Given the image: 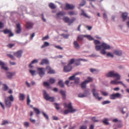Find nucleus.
<instances>
[{
    "label": "nucleus",
    "mask_w": 129,
    "mask_h": 129,
    "mask_svg": "<svg viewBox=\"0 0 129 129\" xmlns=\"http://www.w3.org/2000/svg\"><path fill=\"white\" fill-rule=\"evenodd\" d=\"M89 40H94L93 43L95 45V48L97 51H100V54L103 55H105L106 53V50H109L111 48L110 45L107 44L103 42L101 43V42L97 40H94V38L90 35H87L84 36Z\"/></svg>",
    "instance_id": "1"
},
{
    "label": "nucleus",
    "mask_w": 129,
    "mask_h": 129,
    "mask_svg": "<svg viewBox=\"0 0 129 129\" xmlns=\"http://www.w3.org/2000/svg\"><path fill=\"white\" fill-rule=\"evenodd\" d=\"M64 108L68 109L65 110L63 111V113L64 114H67L69 113H74L77 111V109H73L71 102L69 103L68 104L66 103H64Z\"/></svg>",
    "instance_id": "2"
},
{
    "label": "nucleus",
    "mask_w": 129,
    "mask_h": 129,
    "mask_svg": "<svg viewBox=\"0 0 129 129\" xmlns=\"http://www.w3.org/2000/svg\"><path fill=\"white\" fill-rule=\"evenodd\" d=\"M106 76L107 77H115L117 79L120 80L121 79L120 75L118 73L114 71H110L106 74Z\"/></svg>",
    "instance_id": "3"
},
{
    "label": "nucleus",
    "mask_w": 129,
    "mask_h": 129,
    "mask_svg": "<svg viewBox=\"0 0 129 129\" xmlns=\"http://www.w3.org/2000/svg\"><path fill=\"white\" fill-rule=\"evenodd\" d=\"M14 98L12 95L7 97L5 99V102L6 107L10 108L11 105V102L14 101Z\"/></svg>",
    "instance_id": "4"
},
{
    "label": "nucleus",
    "mask_w": 129,
    "mask_h": 129,
    "mask_svg": "<svg viewBox=\"0 0 129 129\" xmlns=\"http://www.w3.org/2000/svg\"><path fill=\"white\" fill-rule=\"evenodd\" d=\"M122 95L118 93H113L110 95V98L111 100H115L117 98H122Z\"/></svg>",
    "instance_id": "5"
},
{
    "label": "nucleus",
    "mask_w": 129,
    "mask_h": 129,
    "mask_svg": "<svg viewBox=\"0 0 129 129\" xmlns=\"http://www.w3.org/2000/svg\"><path fill=\"white\" fill-rule=\"evenodd\" d=\"M37 72L41 77H42L45 74V69L43 68H38Z\"/></svg>",
    "instance_id": "6"
},
{
    "label": "nucleus",
    "mask_w": 129,
    "mask_h": 129,
    "mask_svg": "<svg viewBox=\"0 0 129 129\" xmlns=\"http://www.w3.org/2000/svg\"><path fill=\"white\" fill-rule=\"evenodd\" d=\"M90 94L89 92L86 90L84 93H80L78 94V97L80 98H83L86 97L88 95Z\"/></svg>",
    "instance_id": "7"
},
{
    "label": "nucleus",
    "mask_w": 129,
    "mask_h": 129,
    "mask_svg": "<svg viewBox=\"0 0 129 129\" xmlns=\"http://www.w3.org/2000/svg\"><path fill=\"white\" fill-rule=\"evenodd\" d=\"M75 6L73 5L67 3L66 4L64 9L66 10H72L75 8Z\"/></svg>",
    "instance_id": "8"
},
{
    "label": "nucleus",
    "mask_w": 129,
    "mask_h": 129,
    "mask_svg": "<svg viewBox=\"0 0 129 129\" xmlns=\"http://www.w3.org/2000/svg\"><path fill=\"white\" fill-rule=\"evenodd\" d=\"M34 24V23L31 21H28L26 23V29H30L32 28Z\"/></svg>",
    "instance_id": "9"
},
{
    "label": "nucleus",
    "mask_w": 129,
    "mask_h": 129,
    "mask_svg": "<svg viewBox=\"0 0 129 129\" xmlns=\"http://www.w3.org/2000/svg\"><path fill=\"white\" fill-rule=\"evenodd\" d=\"M0 65L1 66V68L2 69L6 71L8 70V68L5 63L1 61H0Z\"/></svg>",
    "instance_id": "10"
},
{
    "label": "nucleus",
    "mask_w": 129,
    "mask_h": 129,
    "mask_svg": "<svg viewBox=\"0 0 129 129\" xmlns=\"http://www.w3.org/2000/svg\"><path fill=\"white\" fill-rule=\"evenodd\" d=\"M72 68L71 66L69 65L68 64L67 66H65L64 67L63 70L64 71L66 72H68L71 71Z\"/></svg>",
    "instance_id": "11"
},
{
    "label": "nucleus",
    "mask_w": 129,
    "mask_h": 129,
    "mask_svg": "<svg viewBox=\"0 0 129 129\" xmlns=\"http://www.w3.org/2000/svg\"><path fill=\"white\" fill-rule=\"evenodd\" d=\"M118 108L119 111L121 112L123 114H125L126 112L127 109L125 107H119Z\"/></svg>",
    "instance_id": "12"
},
{
    "label": "nucleus",
    "mask_w": 129,
    "mask_h": 129,
    "mask_svg": "<svg viewBox=\"0 0 129 129\" xmlns=\"http://www.w3.org/2000/svg\"><path fill=\"white\" fill-rule=\"evenodd\" d=\"M113 53L115 55L120 56L122 54V51L120 50H116L113 52Z\"/></svg>",
    "instance_id": "13"
},
{
    "label": "nucleus",
    "mask_w": 129,
    "mask_h": 129,
    "mask_svg": "<svg viewBox=\"0 0 129 129\" xmlns=\"http://www.w3.org/2000/svg\"><path fill=\"white\" fill-rule=\"evenodd\" d=\"M16 73L15 72H7L6 73L7 77L9 79L12 78V77L14 76Z\"/></svg>",
    "instance_id": "14"
},
{
    "label": "nucleus",
    "mask_w": 129,
    "mask_h": 129,
    "mask_svg": "<svg viewBox=\"0 0 129 129\" xmlns=\"http://www.w3.org/2000/svg\"><path fill=\"white\" fill-rule=\"evenodd\" d=\"M22 53V51L21 50H20L14 53V55L15 56H16L17 57L20 58L21 57Z\"/></svg>",
    "instance_id": "15"
},
{
    "label": "nucleus",
    "mask_w": 129,
    "mask_h": 129,
    "mask_svg": "<svg viewBox=\"0 0 129 129\" xmlns=\"http://www.w3.org/2000/svg\"><path fill=\"white\" fill-rule=\"evenodd\" d=\"M21 30L20 25L19 23L17 24H16V32L17 34L20 33L21 31Z\"/></svg>",
    "instance_id": "16"
},
{
    "label": "nucleus",
    "mask_w": 129,
    "mask_h": 129,
    "mask_svg": "<svg viewBox=\"0 0 129 129\" xmlns=\"http://www.w3.org/2000/svg\"><path fill=\"white\" fill-rule=\"evenodd\" d=\"M92 92L94 96L95 99H97V98L98 97L99 93L97 92L95 88H93L92 89Z\"/></svg>",
    "instance_id": "17"
},
{
    "label": "nucleus",
    "mask_w": 129,
    "mask_h": 129,
    "mask_svg": "<svg viewBox=\"0 0 129 129\" xmlns=\"http://www.w3.org/2000/svg\"><path fill=\"white\" fill-rule=\"evenodd\" d=\"M43 95L44 98L46 100H48L50 96L47 93L46 91L45 90H43Z\"/></svg>",
    "instance_id": "18"
},
{
    "label": "nucleus",
    "mask_w": 129,
    "mask_h": 129,
    "mask_svg": "<svg viewBox=\"0 0 129 129\" xmlns=\"http://www.w3.org/2000/svg\"><path fill=\"white\" fill-rule=\"evenodd\" d=\"M74 47L76 49H78L80 48V46L79 44L76 41H74L73 42Z\"/></svg>",
    "instance_id": "19"
},
{
    "label": "nucleus",
    "mask_w": 129,
    "mask_h": 129,
    "mask_svg": "<svg viewBox=\"0 0 129 129\" xmlns=\"http://www.w3.org/2000/svg\"><path fill=\"white\" fill-rule=\"evenodd\" d=\"M66 13L64 12H60L59 13H57L56 16L57 18H59L60 17L63 15H66Z\"/></svg>",
    "instance_id": "20"
},
{
    "label": "nucleus",
    "mask_w": 129,
    "mask_h": 129,
    "mask_svg": "<svg viewBox=\"0 0 129 129\" xmlns=\"http://www.w3.org/2000/svg\"><path fill=\"white\" fill-rule=\"evenodd\" d=\"M19 99L20 100L23 101L25 98V95L23 93H20L19 94Z\"/></svg>",
    "instance_id": "21"
},
{
    "label": "nucleus",
    "mask_w": 129,
    "mask_h": 129,
    "mask_svg": "<svg viewBox=\"0 0 129 129\" xmlns=\"http://www.w3.org/2000/svg\"><path fill=\"white\" fill-rule=\"evenodd\" d=\"M77 14V12L74 11H69L68 12V14L70 16L76 15Z\"/></svg>",
    "instance_id": "22"
},
{
    "label": "nucleus",
    "mask_w": 129,
    "mask_h": 129,
    "mask_svg": "<svg viewBox=\"0 0 129 129\" xmlns=\"http://www.w3.org/2000/svg\"><path fill=\"white\" fill-rule=\"evenodd\" d=\"M128 14L127 13H123L122 15V17L124 21L127 19Z\"/></svg>",
    "instance_id": "23"
},
{
    "label": "nucleus",
    "mask_w": 129,
    "mask_h": 129,
    "mask_svg": "<svg viewBox=\"0 0 129 129\" xmlns=\"http://www.w3.org/2000/svg\"><path fill=\"white\" fill-rule=\"evenodd\" d=\"M2 89L3 90L6 91L9 89V87L6 84H3Z\"/></svg>",
    "instance_id": "24"
},
{
    "label": "nucleus",
    "mask_w": 129,
    "mask_h": 129,
    "mask_svg": "<svg viewBox=\"0 0 129 129\" xmlns=\"http://www.w3.org/2000/svg\"><path fill=\"white\" fill-rule=\"evenodd\" d=\"M48 60L46 59H43L41 63H40L41 65H43L44 64H47L49 63Z\"/></svg>",
    "instance_id": "25"
},
{
    "label": "nucleus",
    "mask_w": 129,
    "mask_h": 129,
    "mask_svg": "<svg viewBox=\"0 0 129 129\" xmlns=\"http://www.w3.org/2000/svg\"><path fill=\"white\" fill-rule=\"evenodd\" d=\"M81 12H82L81 15L89 19L90 18V17L89 16H88L83 10H81Z\"/></svg>",
    "instance_id": "26"
},
{
    "label": "nucleus",
    "mask_w": 129,
    "mask_h": 129,
    "mask_svg": "<svg viewBox=\"0 0 129 129\" xmlns=\"http://www.w3.org/2000/svg\"><path fill=\"white\" fill-rule=\"evenodd\" d=\"M85 35H80L78 36L77 38V40L78 41H81L82 40Z\"/></svg>",
    "instance_id": "27"
},
{
    "label": "nucleus",
    "mask_w": 129,
    "mask_h": 129,
    "mask_svg": "<svg viewBox=\"0 0 129 129\" xmlns=\"http://www.w3.org/2000/svg\"><path fill=\"white\" fill-rule=\"evenodd\" d=\"M63 19L66 22L68 23L69 25V24L70 19L69 17H65L63 18Z\"/></svg>",
    "instance_id": "28"
},
{
    "label": "nucleus",
    "mask_w": 129,
    "mask_h": 129,
    "mask_svg": "<svg viewBox=\"0 0 129 129\" xmlns=\"http://www.w3.org/2000/svg\"><path fill=\"white\" fill-rule=\"evenodd\" d=\"M41 113L44 117L47 120H48L49 119V117L47 114L44 112H42Z\"/></svg>",
    "instance_id": "29"
},
{
    "label": "nucleus",
    "mask_w": 129,
    "mask_h": 129,
    "mask_svg": "<svg viewBox=\"0 0 129 129\" xmlns=\"http://www.w3.org/2000/svg\"><path fill=\"white\" fill-rule=\"evenodd\" d=\"M117 80L116 78L115 80H112L111 81L110 83L112 85H117Z\"/></svg>",
    "instance_id": "30"
},
{
    "label": "nucleus",
    "mask_w": 129,
    "mask_h": 129,
    "mask_svg": "<svg viewBox=\"0 0 129 129\" xmlns=\"http://www.w3.org/2000/svg\"><path fill=\"white\" fill-rule=\"evenodd\" d=\"M109 119L107 118H105L103 120V122L105 125H107L109 124V123L108 122Z\"/></svg>",
    "instance_id": "31"
},
{
    "label": "nucleus",
    "mask_w": 129,
    "mask_h": 129,
    "mask_svg": "<svg viewBox=\"0 0 129 129\" xmlns=\"http://www.w3.org/2000/svg\"><path fill=\"white\" fill-rule=\"evenodd\" d=\"M60 93L62 96L63 98L65 99L66 96L65 91L63 90H61L60 91Z\"/></svg>",
    "instance_id": "32"
},
{
    "label": "nucleus",
    "mask_w": 129,
    "mask_h": 129,
    "mask_svg": "<svg viewBox=\"0 0 129 129\" xmlns=\"http://www.w3.org/2000/svg\"><path fill=\"white\" fill-rule=\"evenodd\" d=\"M49 43L47 42H45L44 43V44L43 45L41 48H44L45 47L49 46Z\"/></svg>",
    "instance_id": "33"
},
{
    "label": "nucleus",
    "mask_w": 129,
    "mask_h": 129,
    "mask_svg": "<svg viewBox=\"0 0 129 129\" xmlns=\"http://www.w3.org/2000/svg\"><path fill=\"white\" fill-rule=\"evenodd\" d=\"M75 61V59L74 58H72L69 61L68 64H69V65L71 66V65L74 63Z\"/></svg>",
    "instance_id": "34"
},
{
    "label": "nucleus",
    "mask_w": 129,
    "mask_h": 129,
    "mask_svg": "<svg viewBox=\"0 0 129 129\" xmlns=\"http://www.w3.org/2000/svg\"><path fill=\"white\" fill-rule=\"evenodd\" d=\"M29 73L33 76H34L35 75L36 71L35 70H29Z\"/></svg>",
    "instance_id": "35"
},
{
    "label": "nucleus",
    "mask_w": 129,
    "mask_h": 129,
    "mask_svg": "<svg viewBox=\"0 0 129 129\" xmlns=\"http://www.w3.org/2000/svg\"><path fill=\"white\" fill-rule=\"evenodd\" d=\"M33 108L37 114H40V112L38 109L35 108Z\"/></svg>",
    "instance_id": "36"
},
{
    "label": "nucleus",
    "mask_w": 129,
    "mask_h": 129,
    "mask_svg": "<svg viewBox=\"0 0 129 129\" xmlns=\"http://www.w3.org/2000/svg\"><path fill=\"white\" fill-rule=\"evenodd\" d=\"M76 19V18H73L71 19H70L69 25H70Z\"/></svg>",
    "instance_id": "37"
},
{
    "label": "nucleus",
    "mask_w": 129,
    "mask_h": 129,
    "mask_svg": "<svg viewBox=\"0 0 129 129\" xmlns=\"http://www.w3.org/2000/svg\"><path fill=\"white\" fill-rule=\"evenodd\" d=\"M90 119L92 120L94 122H97L99 121V120L96 119V118L94 117H92L90 118Z\"/></svg>",
    "instance_id": "38"
},
{
    "label": "nucleus",
    "mask_w": 129,
    "mask_h": 129,
    "mask_svg": "<svg viewBox=\"0 0 129 129\" xmlns=\"http://www.w3.org/2000/svg\"><path fill=\"white\" fill-rule=\"evenodd\" d=\"M55 81V80L53 78H50L49 80V83L51 84H53Z\"/></svg>",
    "instance_id": "39"
},
{
    "label": "nucleus",
    "mask_w": 129,
    "mask_h": 129,
    "mask_svg": "<svg viewBox=\"0 0 129 129\" xmlns=\"http://www.w3.org/2000/svg\"><path fill=\"white\" fill-rule=\"evenodd\" d=\"M107 56L108 57L113 58L114 57L113 54L111 52H109L107 54Z\"/></svg>",
    "instance_id": "40"
},
{
    "label": "nucleus",
    "mask_w": 129,
    "mask_h": 129,
    "mask_svg": "<svg viewBox=\"0 0 129 129\" xmlns=\"http://www.w3.org/2000/svg\"><path fill=\"white\" fill-rule=\"evenodd\" d=\"M58 84L61 87H64V84L62 80H60L58 82Z\"/></svg>",
    "instance_id": "41"
},
{
    "label": "nucleus",
    "mask_w": 129,
    "mask_h": 129,
    "mask_svg": "<svg viewBox=\"0 0 129 129\" xmlns=\"http://www.w3.org/2000/svg\"><path fill=\"white\" fill-rule=\"evenodd\" d=\"M49 7L52 9H54L56 8L55 6L53 4L51 3L49 5Z\"/></svg>",
    "instance_id": "42"
},
{
    "label": "nucleus",
    "mask_w": 129,
    "mask_h": 129,
    "mask_svg": "<svg viewBox=\"0 0 129 129\" xmlns=\"http://www.w3.org/2000/svg\"><path fill=\"white\" fill-rule=\"evenodd\" d=\"M23 124L25 127L27 128L29 126V124L28 122H24Z\"/></svg>",
    "instance_id": "43"
},
{
    "label": "nucleus",
    "mask_w": 129,
    "mask_h": 129,
    "mask_svg": "<svg viewBox=\"0 0 129 129\" xmlns=\"http://www.w3.org/2000/svg\"><path fill=\"white\" fill-rule=\"evenodd\" d=\"M25 83L27 87L29 88L31 87V85L27 81H26Z\"/></svg>",
    "instance_id": "44"
},
{
    "label": "nucleus",
    "mask_w": 129,
    "mask_h": 129,
    "mask_svg": "<svg viewBox=\"0 0 129 129\" xmlns=\"http://www.w3.org/2000/svg\"><path fill=\"white\" fill-rule=\"evenodd\" d=\"M48 73L52 74L55 73V71L53 70L51 68V70H49L48 71Z\"/></svg>",
    "instance_id": "45"
},
{
    "label": "nucleus",
    "mask_w": 129,
    "mask_h": 129,
    "mask_svg": "<svg viewBox=\"0 0 129 129\" xmlns=\"http://www.w3.org/2000/svg\"><path fill=\"white\" fill-rule=\"evenodd\" d=\"M48 73L52 74L55 73V71L53 70L51 68V70H49L48 71Z\"/></svg>",
    "instance_id": "46"
},
{
    "label": "nucleus",
    "mask_w": 129,
    "mask_h": 129,
    "mask_svg": "<svg viewBox=\"0 0 129 129\" xmlns=\"http://www.w3.org/2000/svg\"><path fill=\"white\" fill-rule=\"evenodd\" d=\"M48 73L52 74L55 73V71L53 70L51 68V70H49L48 71Z\"/></svg>",
    "instance_id": "47"
},
{
    "label": "nucleus",
    "mask_w": 129,
    "mask_h": 129,
    "mask_svg": "<svg viewBox=\"0 0 129 129\" xmlns=\"http://www.w3.org/2000/svg\"><path fill=\"white\" fill-rule=\"evenodd\" d=\"M3 31L5 34H9L11 32V30L7 29H5Z\"/></svg>",
    "instance_id": "48"
},
{
    "label": "nucleus",
    "mask_w": 129,
    "mask_h": 129,
    "mask_svg": "<svg viewBox=\"0 0 129 129\" xmlns=\"http://www.w3.org/2000/svg\"><path fill=\"white\" fill-rule=\"evenodd\" d=\"M76 75V74L74 75H73L71 76L69 78V80H74L75 77V76Z\"/></svg>",
    "instance_id": "49"
},
{
    "label": "nucleus",
    "mask_w": 129,
    "mask_h": 129,
    "mask_svg": "<svg viewBox=\"0 0 129 129\" xmlns=\"http://www.w3.org/2000/svg\"><path fill=\"white\" fill-rule=\"evenodd\" d=\"M9 122L8 121L6 120L3 121L2 124V125H4L6 124H8Z\"/></svg>",
    "instance_id": "50"
},
{
    "label": "nucleus",
    "mask_w": 129,
    "mask_h": 129,
    "mask_svg": "<svg viewBox=\"0 0 129 129\" xmlns=\"http://www.w3.org/2000/svg\"><path fill=\"white\" fill-rule=\"evenodd\" d=\"M111 102L110 101H105L103 102L102 103L103 105H104L106 104H109Z\"/></svg>",
    "instance_id": "51"
},
{
    "label": "nucleus",
    "mask_w": 129,
    "mask_h": 129,
    "mask_svg": "<svg viewBox=\"0 0 129 129\" xmlns=\"http://www.w3.org/2000/svg\"><path fill=\"white\" fill-rule=\"evenodd\" d=\"M76 61H84L86 62L88 61V60L87 59H82V58H80L77 59L76 60Z\"/></svg>",
    "instance_id": "52"
},
{
    "label": "nucleus",
    "mask_w": 129,
    "mask_h": 129,
    "mask_svg": "<svg viewBox=\"0 0 129 129\" xmlns=\"http://www.w3.org/2000/svg\"><path fill=\"white\" fill-rule=\"evenodd\" d=\"M75 83L77 84H78L79 81V79L78 77H75Z\"/></svg>",
    "instance_id": "53"
},
{
    "label": "nucleus",
    "mask_w": 129,
    "mask_h": 129,
    "mask_svg": "<svg viewBox=\"0 0 129 129\" xmlns=\"http://www.w3.org/2000/svg\"><path fill=\"white\" fill-rule=\"evenodd\" d=\"M121 84L124 87H125V88L126 87V86L122 81H117V84Z\"/></svg>",
    "instance_id": "54"
},
{
    "label": "nucleus",
    "mask_w": 129,
    "mask_h": 129,
    "mask_svg": "<svg viewBox=\"0 0 129 129\" xmlns=\"http://www.w3.org/2000/svg\"><path fill=\"white\" fill-rule=\"evenodd\" d=\"M30 99L29 96V95H28L27 96V104L29 105L30 102Z\"/></svg>",
    "instance_id": "55"
},
{
    "label": "nucleus",
    "mask_w": 129,
    "mask_h": 129,
    "mask_svg": "<svg viewBox=\"0 0 129 129\" xmlns=\"http://www.w3.org/2000/svg\"><path fill=\"white\" fill-rule=\"evenodd\" d=\"M87 126L86 125H83L81 126L80 129H87Z\"/></svg>",
    "instance_id": "56"
},
{
    "label": "nucleus",
    "mask_w": 129,
    "mask_h": 129,
    "mask_svg": "<svg viewBox=\"0 0 129 129\" xmlns=\"http://www.w3.org/2000/svg\"><path fill=\"white\" fill-rule=\"evenodd\" d=\"M29 120L31 122L33 123H35L36 121L35 120L33 119L32 117L30 118Z\"/></svg>",
    "instance_id": "57"
},
{
    "label": "nucleus",
    "mask_w": 129,
    "mask_h": 129,
    "mask_svg": "<svg viewBox=\"0 0 129 129\" xmlns=\"http://www.w3.org/2000/svg\"><path fill=\"white\" fill-rule=\"evenodd\" d=\"M85 2L83 0L80 3V5L81 6H83L85 5Z\"/></svg>",
    "instance_id": "58"
},
{
    "label": "nucleus",
    "mask_w": 129,
    "mask_h": 129,
    "mask_svg": "<svg viewBox=\"0 0 129 129\" xmlns=\"http://www.w3.org/2000/svg\"><path fill=\"white\" fill-rule=\"evenodd\" d=\"M65 38L67 39L68 38L70 35L68 34H62L61 35Z\"/></svg>",
    "instance_id": "59"
},
{
    "label": "nucleus",
    "mask_w": 129,
    "mask_h": 129,
    "mask_svg": "<svg viewBox=\"0 0 129 129\" xmlns=\"http://www.w3.org/2000/svg\"><path fill=\"white\" fill-rule=\"evenodd\" d=\"M38 62V60L37 59H35L32 61L31 63V64H34L35 63H37Z\"/></svg>",
    "instance_id": "60"
},
{
    "label": "nucleus",
    "mask_w": 129,
    "mask_h": 129,
    "mask_svg": "<svg viewBox=\"0 0 129 129\" xmlns=\"http://www.w3.org/2000/svg\"><path fill=\"white\" fill-rule=\"evenodd\" d=\"M86 86V84L84 82H82L81 84V87L83 88H85Z\"/></svg>",
    "instance_id": "61"
},
{
    "label": "nucleus",
    "mask_w": 129,
    "mask_h": 129,
    "mask_svg": "<svg viewBox=\"0 0 129 129\" xmlns=\"http://www.w3.org/2000/svg\"><path fill=\"white\" fill-rule=\"evenodd\" d=\"M55 47L57 49L62 50L63 49V48L59 46L55 45Z\"/></svg>",
    "instance_id": "62"
},
{
    "label": "nucleus",
    "mask_w": 129,
    "mask_h": 129,
    "mask_svg": "<svg viewBox=\"0 0 129 129\" xmlns=\"http://www.w3.org/2000/svg\"><path fill=\"white\" fill-rule=\"evenodd\" d=\"M87 80L89 82H91L93 81V79L92 77H88L87 78Z\"/></svg>",
    "instance_id": "63"
},
{
    "label": "nucleus",
    "mask_w": 129,
    "mask_h": 129,
    "mask_svg": "<svg viewBox=\"0 0 129 129\" xmlns=\"http://www.w3.org/2000/svg\"><path fill=\"white\" fill-rule=\"evenodd\" d=\"M54 98L53 97H50V98L48 100L49 101L51 102H53L54 101Z\"/></svg>",
    "instance_id": "64"
}]
</instances>
